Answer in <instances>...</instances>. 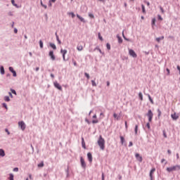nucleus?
<instances>
[{
    "label": "nucleus",
    "mask_w": 180,
    "mask_h": 180,
    "mask_svg": "<svg viewBox=\"0 0 180 180\" xmlns=\"http://www.w3.org/2000/svg\"><path fill=\"white\" fill-rule=\"evenodd\" d=\"M98 144L101 150H105V139L102 138V136H99V139L98 140Z\"/></svg>",
    "instance_id": "obj_1"
},
{
    "label": "nucleus",
    "mask_w": 180,
    "mask_h": 180,
    "mask_svg": "<svg viewBox=\"0 0 180 180\" xmlns=\"http://www.w3.org/2000/svg\"><path fill=\"white\" fill-rule=\"evenodd\" d=\"M180 169V165H175L172 166L171 167H167V172H172V171H178Z\"/></svg>",
    "instance_id": "obj_2"
},
{
    "label": "nucleus",
    "mask_w": 180,
    "mask_h": 180,
    "mask_svg": "<svg viewBox=\"0 0 180 180\" xmlns=\"http://www.w3.org/2000/svg\"><path fill=\"white\" fill-rule=\"evenodd\" d=\"M147 116L148 117L149 122H152L153 121V117L154 116V114H153V111H151V110H148V113H147Z\"/></svg>",
    "instance_id": "obj_3"
},
{
    "label": "nucleus",
    "mask_w": 180,
    "mask_h": 180,
    "mask_svg": "<svg viewBox=\"0 0 180 180\" xmlns=\"http://www.w3.org/2000/svg\"><path fill=\"white\" fill-rule=\"evenodd\" d=\"M129 54L134 58H137V53L133 49H129Z\"/></svg>",
    "instance_id": "obj_4"
},
{
    "label": "nucleus",
    "mask_w": 180,
    "mask_h": 180,
    "mask_svg": "<svg viewBox=\"0 0 180 180\" xmlns=\"http://www.w3.org/2000/svg\"><path fill=\"white\" fill-rule=\"evenodd\" d=\"M53 85L55 88H57V89H58L59 91H63V87H61V85H60L58 82H54Z\"/></svg>",
    "instance_id": "obj_5"
},
{
    "label": "nucleus",
    "mask_w": 180,
    "mask_h": 180,
    "mask_svg": "<svg viewBox=\"0 0 180 180\" xmlns=\"http://www.w3.org/2000/svg\"><path fill=\"white\" fill-rule=\"evenodd\" d=\"M80 162L82 168H86V163H85V160H84V158H80Z\"/></svg>",
    "instance_id": "obj_6"
},
{
    "label": "nucleus",
    "mask_w": 180,
    "mask_h": 180,
    "mask_svg": "<svg viewBox=\"0 0 180 180\" xmlns=\"http://www.w3.org/2000/svg\"><path fill=\"white\" fill-rule=\"evenodd\" d=\"M135 157H136V160L138 161H139V162H143V157L140 156V154L136 153Z\"/></svg>",
    "instance_id": "obj_7"
},
{
    "label": "nucleus",
    "mask_w": 180,
    "mask_h": 180,
    "mask_svg": "<svg viewBox=\"0 0 180 180\" xmlns=\"http://www.w3.org/2000/svg\"><path fill=\"white\" fill-rule=\"evenodd\" d=\"M60 53L63 54V60L65 61V55L67 54V50L65 49H61L60 50Z\"/></svg>",
    "instance_id": "obj_8"
},
{
    "label": "nucleus",
    "mask_w": 180,
    "mask_h": 180,
    "mask_svg": "<svg viewBox=\"0 0 180 180\" xmlns=\"http://www.w3.org/2000/svg\"><path fill=\"white\" fill-rule=\"evenodd\" d=\"M49 57H51V60H53V61H54V60H56V56H54V52L53 51H50Z\"/></svg>",
    "instance_id": "obj_9"
},
{
    "label": "nucleus",
    "mask_w": 180,
    "mask_h": 180,
    "mask_svg": "<svg viewBox=\"0 0 180 180\" xmlns=\"http://www.w3.org/2000/svg\"><path fill=\"white\" fill-rule=\"evenodd\" d=\"M77 49L78 50V51H82V50H84V46L81 44H78Z\"/></svg>",
    "instance_id": "obj_10"
},
{
    "label": "nucleus",
    "mask_w": 180,
    "mask_h": 180,
    "mask_svg": "<svg viewBox=\"0 0 180 180\" xmlns=\"http://www.w3.org/2000/svg\"><path fill=\"white\" fill-rule=\"evenodd\" d=\"M87 158H88L89 162H92L93 158H92V154L91 153H87Z\"/></svg>",
    "instance_id": "obj_11"
},
{
    "label": "nucleus",
    "mask_w": 180,
    "mask_h": 180,
    "mask_svg": "<svg viewBox=\"0 0 180 180\" xmlns=\"http://www.w3.org/2000/svg\"><path fill=\"white\" fill-rule=\"evenodd\" d=\"M155 172V168H153L150 172V180H153V174Z\"/></svg>",
    "instance_id": "obj_12"
},
{
    "label": "nucleus",
    "mask_w": 180,
    "mask_h": 180,
    "mask_svg": "<svg viewBox=\"0 0 180 180\" xmlns=\"http://www.w3.org/2000/svg\"><path fill=\"white\" fill-rule=\"evenodd\" d=\"M179 117V116L177 115L176 113H174V114H172V118L174 120H178Z\"/></svg>",
    "instance_id": "obj_13"
},
{
    "label": "nucleus",
    "mask_w": 180,
    "mask_h": 180,
    "mask_svg": "<svg viewBox=\"0 0 180 180\" xmlns=\"http://www.w3.org/2000/svg\"><path fill=\"white\" fill-rule=\"evenodd\" d=\"M9 71L13 73V77H16V72L13 70V68L10 67L9 68Z\"/></svg>",
    "instance_id": "obj_14"
},
{
    "label": "nucleus",
    "mask_w": 180,
    "mask_h": 180,
    "mask_svg": "<svg viewBox=\"0 0 180 180\" xmlns=\"http://www.w3.org/2000/svg\"><path fill=\"white\" fill-rule=\"evenodd\" d=\"M82 148H86V146L85 145V140L84 139V138H82Z\"/></svg>",
    "instance_id": "obj_15"
},
{
    "label": "nucleus",
    "mask_w": 180,
    "mask_h": 180,
    "mask_svg": "<svg viewBox=\"0 0 180 180\" xmlns=\"http://www.w3.org/2000/svg\"><path fill=\"white\" fill-rule=\"evenodd\" d=\"M5 155V150L4 149H0V156L4 157Z\"/></svg>",
    "instance_id": "obj_16"
},
{
    "label": "nucleus",
    "mask_w": 180,
    "mask_h": 180,
    "mask_svg": "<svg viewBox=\"0 0 180 180\" xmlns=\"http://www.w3.org/2000/svg\"><path fill=\"white\" fill-rule=\"evenodd\" d=\"M161 40H164V36H162L161 37L156 38V41H158V43H160V41H161Z\"/></svg>",
    "instance_id": "obj_17"
},
{
    "label": "nucleus",
    "mask_w": 180,
    "mask_h": 180,
    "mask_svg": "<svg viewBox=\"0 0 180 180\" xmlns=\"http://www.w3.org/2000/svg\"><path fill=\"white\" fill-rule=\"evenodd\" d=\"M77 18H78L81 22H85V20L78 14H77Z\"/></svg>",
    "instance_id": "obj_18"
},
{
    "label": "nucleus",
    "mask_w": 180,
    "mask_h": 180,
    "mask_svg": "<svg viewBox=\"0 0 180 180\" xmlns=\"http://www.w3.org/2000/svg\"><path fill=\"white\" fill-rule=\"evenodd\" d=\"M117 38L118 39V42H119L120 44L123 43V39H122V37H120V36L117 35Z\"/></svg>",
    "instance_id": "obj_19"
},
{
    "label": "nucleus",
    "mask_w": 180,
    "mask_h": 180,
    "mask_svg": "<svg viewBox=\"0 0 180 180\" xmlns=\"http://www.w3.org/2000/svg\"><path fill=\"white\" fill-rule=\"evenodd\" d=\"M1 74L4 75L5 74V69H4V66H1L0 68Z\"/></svg>",
    "instance_id": "obj_20"
},
{
    "label": "nucleus",
    "mask_w": 180,
    "mask_h": 180,
    "mask_svg": "<svg viewBox=\"0 0 180 180\" xmlns=\"http://www.w3.org/2000/svg\"><path fill=\"white\" fill-rule=\"evenodd\" d=\"M43 167H44V162H41L39 164H38V167L39 168H43Z\"/></svg>",
    "instance_id": "obj_21"
},
{
    "label": "nucleus",
    "mask_w": 180,
    "mask_h": 180,
    "mask_svg": "<svg viewBox=\"0 0 180 180\" xmlns=\"http://www.w3.org/2000/svg\"><path fill=\"white\" fill-rule=\"evenodd\" d=\"M148 98L150 102L152 104H154V101L153 100V98H151V96H150V94H148Z\"/></svg>",
    "instance_id": "obj_22"
},
{
    "label": "nucleus",
    "mask_w": 180,
    "mask_h": 180,
    "mask_svg": "<svg viewBox=\"0 0 180 180\" xmlns=\"http://www.w3.org/2000/svg\"><path fill=\"white\" fill-rule=\"evenodd\" d=\"M4 101L5 102H9L11 101V98H9V96H4Z\"/></svg>",
    "instance_id": "obj_23"
},
{
    "label": "nucleus",
    "mask_w": 180,
    "mask_h": 180,
    "mask_svg": "<svg viewBox=\"0 0 180 180\" xmlns=\"http://www.w3.org/2000/svg\"><path fill=\"white\" fill-rule=\"evenodd\" d=\"M50 46L53 49V50H56L57 49V46H56V44H50Z\"/></svg>",
    "instance_id": "obj_24"
},
{
    "label": "nucleus",
    "mask_w": 180,
    "mask_h": 180,
    "mask_svg": "<svg viewBox=\"0 0 180 180\" xmlns=\"http://www.w3.org/2000/svg\"><path fill=\"white\" fill-rule=\"evenodd\" d=\"M141 7H142L143 13H144V15H146V7L143 4L141 5Z\"/></svg>",
    "instance_id": "obj_25"
},
{
    "label": "nucleus",
    "mask_w": 180,
    "mask_h": 180,
    "mask_svg": "<svg viewBox=\"0 0 180 180\" xmlns=\"http://www.w3.org/2000/svg\"><path fill=\"white\" fill-rule=\"evenodd\" d=\"M98 39H99L101 41H103V38L102 36L101 35L100 32H98Z\"/></svg>",
    "instance_id": "obj_26"
},
{
    "label": "nucleus",
    "mask_w": 180,
    "mask_h": 180,
    "mask_svg": "<svg viewBox=\"0 0 180 180\" xmlns=\"http://www.w3.org/2000/svg\"><path fill=\"white\" fill-rule=\"evenodd\" d=\"M139 97L140 98L141 101H143V94L141 92H140L139 94Z\"/></svg>",
    "instance_id": "obj_27"
},
{
    "label": "nucleus",
    "mask_w": 180,
    "mask_h": 180,
    "mask_svg": "<svg viewBox=\"0 0 180 180\" xmlns=\"http://www.w3.org/2000/svg\"><path fill=\"white\" fill-rule=\"evenodd\" d=\"M8 179H9V180H13V174H9Z\"/></svg>",
    "instance_id": "obj_28"
},
{
    "label": "nucleus",
    "mask_w": 180,
    "mask_h": 180,
    "mask_svg": "<svg viewBox=\"0 0 180 180\" xmlns=\"http://www.w3.org/2000/svg\"><path fill=\"white\" fill-rule=\"evenodd\" d=\"M121 143L123 145L124 143V138L123 136H120Z\"/></svg>",
    "instance_id": "obj_29"
},
{
    "label": "nucleus",
    "mask_w": 180,
    "mask_h": 180,
    "mask_svg": "<svg viewBox=\"0 0 180 180\" xmlns=\"http://www.w3.org/2000/svg\"><path fill=\"white\" fill-rule=\"evenodd\" d=\"M138 130H139V125L136 124V125L135 126V134H137Z\"/></svg>",
    "instance_id": "obj_30"
},
{
    "label": "nucleus",
    "mask_w": 180,
    "mask_h": 180,
    "mask_svg": "<svg viewBox=\"0 0 180 180\" xmlns=\"http://www.w3.org/2000/svg\"><path fill=\"white\" fill-rule=\"evenodd\" d=\"M19 126H20L21 129H23V122H18Z\"/></svg>",
    "instance_id": "obj_31"
},
{
    "label": "nucleus",
    "mask_w": 180,
    "mask_h": 180,
    "mask_svg": "<svg viewBox=\"0 0 180 180\" xmlns=\"http://www.w3.org/2000/svg\"><path fill=\"white\" fill-rule=\"evenodd\" d=\"M113 117H114L115 119H117V120H119V117H117V114L114 113V114H113Z\"/></svg>",
    "instance_id": "obj_32"
},
{
    "label": "nucleus",
    "mask_w": 180,
    "mask_h": 180,
    "mask_svg": "<svg viewBox=\"0 0 180 180\" xmlns=\"http://www.w3.org/2000/svg\"><path fill=\"white\" fill-rule=\"evenodd\" d=\"M39 46H40V49H43V41L41 40L39 41Z\"/></svg>",
    "instance_id": "obj_33"
},
{
    "label": "nucleus",
    "mask_w": 180,
    "mask_h": 180,
    "mask_svg": "<svg viewBox=\"0 0 180 180\" xmlns=\"http://www.w3.org/2000/svg\"><path fill=\"white\" fill-rule=\"evenodd\" d=\"M92 86H96V83L95 82V80H91Z\"/></svg>",
    "instance_id": "obj_34"
},
{
    "label": "nucleus",
    "mask_w": 180,
    "mask_h": 180,
    "mask_svg": "<svg viewBox=\"0 0 180 180\" xmlns=\"http://www.w3.org/2000/svg\"><path fill=\"white\" fill-rule=\"evenodd\" d=\"M98 122H99V121H98V120H92V123H93L94 124H96V123H98Z\"/></svg>",
    "instance_id": "obj_35"
},
{
    "label": "nucleus",
    "mask_w": 180,
    "mask_h": 180,
    "mask_svg": "<svg viewBox=\"0 0 180 180\" xmlns=\"http://www.w3.org/2000/svg\"><path fill=\"white\" fill-rule=\"evenodd\" d=\"M11 4L13 5V6H18V4H15V0H11Z\"/></svg>",
    "instance_id": "obj_36"
},
{
    "label": "nucleus",
    "mask_w": 180,
    "mask_h": 180,
    "mask_svg": "<svg viewBox=\"0 0 180 180\" xmlns=\"http://www.w3.org/2000/svg\"><path fill=\"white\" fill-rule=\"evenodd\" d=\"M89 18H91V19H94V18H95V16H94V14H92V13H89Z\"/></svg>",
    "instance_id": "obj_37"
},
{
    "label": "nucleus",
    "mask_w": 180,
    "mask_h": 180,
    "mask_svg": "<svg viewBox=\"0 0 180 180\" xmlns=\"http://www.w3.org/2000/svg\"><path fill=\"white\" fill-rule=\"evenodd\" d=\"M41 5L43 6L45 9H47V6L43 4V1H41Z\"/></svg>",
    "instance_id": "obj_38"
},
{
    "label": "nucleus",
    "mask_w": 180,
    "mask_h": 180,
    "mask_svg": "<svg viewBox=\"0 0 180 180\" xmlns=\"http://www.w3.org/2000/svg\"><path fill=\"white\" fill-rule=\"evenodd\" d=\"M163 136H164L165 139H167L168 137L167 136V132H165V131H163Z\"/></svg>",
    "instance_id": "obj_39"
},
{
    "label": "nucleus",
    "mask_w": 180,
    "mask_h": 180,
    "mask_svg": "<svg viewBox=\"0 0 180 180\" xmlns=\"http://www.w3.org/2000/svg\"><path fill=\"white\" fill-rule=\"evenodd\" d=\"M56 39H57L58 44H61V41H60V38L58 37V36H56Z\"/></svg>",
    "instance_id": "obj_40"
},
{
    "label": "nucleus",
    "mask_w": 180,
    "mask_h": 180,
    "mask_svg": "<svg viewBox=\"0 0 180 180\" xmlns=\"http://www.w3.org/2000/svg\"><path fill=\"white\" fill-rule=\"evenodd\" d=\"M122 37H124V40L129 41V39H127V38H126V37L124 36V32H122Z\"/></svg>",
    "instance_id": "obj_41"
},
{
    "label": "nucleus",
    "mask_w": 180,
    "mask_h": 180,
    "mask_svg": "<svg viewBox=\"0 0 180 180\" xmlns=\"http://www.w3.org/2000/svg\"><path fill=\"white\" fill-rule=\"evenodd\" d=\"M106 47H107L108 50H110V44L109 43H108L106 44Z\"/></svg>",
    "instance_id": "obj_42"
},
{
    "label": "nucleus",
    "mask_w": 180,
    "mask_h": 180,
    "mask_svg": "<svg viewBox=\"0 0 180 180\" xmlns=\"http://www.w3.org/2000/svg\"><path fill=\"white\" fill-rule=\"evenodd\" d=\"M72 63H73L75 67H77V61H75V60L72 59Z\"/></svg>",
    "instance_id": "obj_43"
},
{
    "label": "nucleus",
    "mask_w": 180,
    "mask_h": 180,
    "mask_svg": "<svg viewBox=\"0 0 180 180\" xmlns=\"http://www.w3.org/2000/svg\"><path fill=\"white\" fill-rule=\"evenodd\" d=\"M69 15H72V18H75V14H74V13L71 12V13H69Z\"/></svg>",
    "instance_id": "obj_44"
},
{
    "label": "nucleus",
    "mask_w": 180,
    "mask_h": 180,
    "mask_svg": "<svg viewBox=\"0 0 180 180\" xmlns=\"http://www.w3.org/2000/svg\"><path fill=\"white\" fill-rule=\"evenodd\" d=\"M84 75H85V77H86L87 79H89V74L85 72Z\"/></svg>",
    "instance_id": "obj_45"
},
{
    "label": "nucleus",
    "mask_w": 180,
    "mask_h": 180,
    "mask_svg": "<svg viewBox=\"0 0 180 180\" xmlns=\"http://www.w3.org/2000/svg\"><path fill=\"white\" fill-rule=\"evenodd\" d=\"M18 171H19V168L15 167V168L13 169V172H18Z\"/></svg>",
    "instance_id": "obj_46"
},
{
    "label": "nucleus",
    "mask_w": 180,
    "mask_h": 180,
    "mask_svg": "<svg viewBox=\"0 0 180 180\" xmlns=\"http://www.w3.org/2000/svg\"><path fill=\"white\" fill-rule=\"evenodd\" d=\"M11 94H13L14 95H16V91L13 90V89H11Z\"/></svg>",
    "instance_id": "obj_47"
},
{
    "label": "nucleus",
    "mask_w": 180,
    "mask_h": 180,
    "mask_svg": "<svg viewBox=\"0 0 180 180\" xmlns=\"http://www.w3.org/2000/svg\"><path fill=\"white\" fill-rule=\"evenodd\" d=\"M160 9L162 13H165V11H164V8H162V7L160 6Z\"/></svg>",
    "instance_id": "obj_48"
},
{
    "label": "nucleus",
    "mask_w": 180,
    "mask_h": 180,
    "mask_svg": "<svg viewBox=\"0 0 180 180\" xmlns=\"http://www.w3.org/2000/svg\"><path fill=\"white\" fill-rule=\"evenodd\" d=\"M152 25H155V18H153V19L152 20Z\"/></svg>",
    "instance_id": "obj_49"
},
{
    "label": "nucleus",
    "mask_w": 180,
    "mask_h": 180,
    "mask_svg": "<svg viewBox=\"0 0 180 180\" xmlns=\"http://www.w3.org/2000/svg\"><path fill=\"white\" fill-rule=\"evenodd\" d=\"M158 20H162V17H161L160 15H158Z\"/></svg>",
    "instance_id": "obj_50"
},
{
    "label": "nucleus",
    "mask_w": 180,
    "mask_h": 180,
    "mask_svg": "<svg viewBox=\"0 0 180 180\" xmlns=\"http://www.w3.org/2000/svg\"><path fill=\"white\" fill-rule=\"evenodd\" d=\"M3 106H4V108H5L6 109H8V105H6V103H3Z\"/></svg>",
    "instance_id": "obj_51"
},
{
    "label": "nucleus",
    "mask_w": 180,
    "mask_h": 180,
    "mask_svg": "<svg viewBox=\"0 0 180 180\" xmlns=\"http://www.w3.org/2000/svg\"><path fill=\"white\" fill-rule=\"evenodd\" d=\"M146 127H148V129H150V122H148L147 124H146Z\"/></svg>",
    "instance_id": "obj_52"
},
{
    "label": "nucleus",
    "mask_w": 180,
    "mask_h": 180,
    "mask_svg": "<svg viewBox=\"0 0 180 180\" xmlns=\"http://www.w3.org/2000/svg\"><path fill=\"white\" fill-rule=\"evenodd\" d=\"M56 1L57 0H49V2H51V4H55Z\"/></svg>",
    "instance_id": "obj_53"
},
{
    "label": "nucleus",
    "mask_w": 180,
    "mask_h": 180,
    "mask_svg": "<svg viewBox=\"0 0 180 180\" xmlns=\"http://www.w3.org/2000/svg\"><path fill=\"white\" fill-rule=\"evenodd\" d=\"M166 71L167 72V75H169V74H170L169 70L168 68H167Z\"/></svg>",
    "instance_id": "obj_54"
},
{
    "label": "nucleus",
    "mask_w": 180,
    "mask_h": 180,
    "mask_svg": "<svg viewBox=\"0 0 180 180\" xmlns=\"http://www.w3.org/2000/svg\"><path fill=\"white\" fill-rule=\"evenodd\" d=\"M5 131L9 135L11 134V133L9 132V131L8 130V129H5Z\"/></svg>",
    "instance_id": "obj_55"
},
{
    "label": "nucleus",
    "mask_w": 180,
    "mask_h": 180,
    "mask_svg": "<svg viewBox=\"0 0 180 180\" xmlns=\"http://www.w3.org/2000/svg\"><path fill=\"white\" fill-rule=\"evenodd\" d=\"M158 116H161V110H158Z\"/></svg>",
    "instance_id": "obj_56"
},
{
    "label": "nucleus",
    "mask_w": 180,
    "mask_h": 180,
    "mask_svg": "<svg viewBox=\"0 0 180 180\" xmlns=\"http://www.w3.org/2000/svg\"><path fill=\"white\" fill-rule=\"evenodd\" d=\"M8 95H9V96H11V98H13V96L12 95V93H11V92H9V93H8Z\"/></svg>",
    "instance_id": "obj_57"
},
{
    "label": "nucleus",
    "mask_w": 180,
    "mask_h": 180,
    "mask_svg": "<svg viewBox=\"0 0 180 180\" xmlns=\"http://www.w3.org/2000/svg\"><path fill=\"white\" fill-rule=\"evenodd\" d=\"M102 180H105V174L103 173L102 174Z\"/></svg>",
    "instance_id": "obj_58"
},
{
    "label": "nucleus",
    "mask_w": 180,
    "mask_h": 180,
    "mask_svg": "<svg viewBox=\"0 0 180 180\" xmlns=\"http://www.w3.org/2000/svg\"><path fill=\"white\" fill-rule=\"evenodd\" d=\"M49 6H50V8H51L53 6V4H51V2H50V1L49 3Z\"/></svg>",
    "instance_id": "obj_59"
},
{
    "label": "nucleus",
    "mask_w": 180,
    "mask_h": 180,
    "mask_svg": "<svg viewBox=\"0 0 180 180\" xmlns=\"http://www.w3.org/2000/svg\"><path fill=\"white\" fill-rule=\"evenodd\" d=\"M131 146H133V142H129V147H131Z\"/></svg>",
    "instance_id": "obj_60"
},
{
    "label": "nucleus",
    "mask_w": 180,
    "mask_h": 180,
    "mask_svg": "<svg viewBox=\"0 0 180 180\" xmlns=\"http://www.w3.org/2000/svg\"><path fill=\"white\" fill-rule=\"evenodd\" d=\"M176 158H177V160H179V153H176Z\"/></svg>",
    "instance_id": "obj_61"
},
{
    "label": "nucleus",
    "mask_w": 180,
    "mask_h": 180,
    "mask_svg": "<svg viewBox=\"0 0 180 180\" xmlns=\"http://www.w3.org/2000/svg\"><path fill=\"white\" fill-rule=\"evenodd\" d=\"M100 116H102L103 117H105V115H104L103 112H101V113L100 114Z\"/></svg>",
    "instance_id": "obj_62"
},
{
    "label": "nucleus",
    "mask_w": 180,
    "mask_h": 180,
    "mask_svg": "<svg viewBox=\"0 0 180 180\" xmlns=\"http://www.w3.org/2000/svg\"><path fill=\"white\" fill-rule=\"evenodd\" d=\"M125 127H126V129H127V121H125Z\"/></svg>",
    "instance_id": "obj_63"
},
{
    "label": "nucleus",
    "mask_w": 180,
    "mask_h": 180,
    "mask_svg": "<svg viewBox=\"0 0 180 180\" xmlns=\"http://www.w3.org/2000/svg\"><path fill=\"white\" fill-rule=\"evenodd\" d=\"M167 153L170 155L171 154V150H168Z\"/></svg>",
    "instance_id": "obj_64"
}]
</instances>
